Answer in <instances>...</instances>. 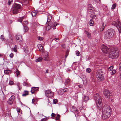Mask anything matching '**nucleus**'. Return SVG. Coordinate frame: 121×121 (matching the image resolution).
<instances>
[{
  "mask_svg": "<svg viewBox=\"0 0 121 121\" xmlns=\"http://www.w3.org/2000/svg\"><path fill=\"white\" fill-rule=\"evenodd\" d=\"M61 46L63 48H65V44H63L61 45Z\"/></svg>",
  "mask_w": 121,
  "mask_h": 121,
  "instance_id": "nucleus-56",
  "label": "nucleus"
},
{
  "mask_svg": "<svg viewBox=\"0 0 121 121\" xmlns=\"http://www.w3.org/2000/svg\"><path fill=\"white\" fill-rule=\"evenodd\" d=\"M105 26H104L103 25H102V27H101L100 29V30L101 31H102L103 30Z\"/></svg>",
  "mask_w": 121,
  "mask_h": 121,
  "instance_id": "nucleus-40",
  "label": "nucleus"
},
{
  "mask_svg": "<svg viewBox=\"0 0 121 121\" xmlns=\"http://www.w3.org/2000/svg\"><path fill=\"white\" fill-rule=\"evenodd\" d=\"M95 8L94 7H92V8L88 9V11L89 12H90L91 13H93V12L95 10Z\"/></svg>",
  "mask_w": 121,
  "mask_h": 121,
  "instance_id": "nucleus-22",
  "label": "nucleus"
},
{
  "mask_svg": "<svg viewBox=\"0 0 121 121\" xmlns=\"http://www.w3.org/2000/svg\"><path fill=\"white\" fill-rule=\"evenodd\" d=\"M16 38L17 39V41L18 43H21L22 40V36L20 35H18L17 34L16 36Z\"/></svg>",
  "mask_w": 121,
  "mask_h": 121,
  "instance_id": "nucleus-10",
  "label": "nucleus"
},
{
  "mask_svg": "<svg viewBox=\"0 0 121 121\" xmlns=\"http://www.w3.org/2000/svg\"><path fill=\"white\" fill-rule=\"evenodd\" d=\"M96 16V15L95 14H91L90 15V17H91V18L92 19H94Z\"/></svg>",
  "mask_w": 121,
  "mask_h": 121,
  "instance_id": "nucleus-26",
  "label": "nucleus"
},
{
  "mask_svg": "<svg viewBox=\"0 0 121 121\" xmlns=\"http://www.w3.org/2000/svg\"><path fill=\"white\" fill-rule=\"evenodd\" d=\"M23 2H24L25 4H27L29 2V0H22Z\"/></svg>",
  "mask_w": 121,
  "mask_h": 121,
  "instance_id": "nucleus-36",
  "label": "nucleus"
},
{
  "mask_svg": "<svg viewBox=\"0 0 121 121\" xmlns=\"http://www.w3.org/2000/svg\"><path fill=\"white\" fill-rule=\"evenodd\" d=\"M0 38L2 41H4L5 40L4 36L2 35H1Z\"/></svg>",
  "mask_w": 121,
  "mask_h": 121,
  "instance_id": "nucleus-42",
  "label": "nucleus"
},
{
  "mask_svg": "<svg viewBox=\"0 0 121 121\" xmlns=\"http://www.w3.org/2000/svg\"><path fill=\"white\" fill-rule=\"evenodd\" d=\"M36 13L35 12H32L31 13V14L32 15V16L33 17H35V16H36Z\"/></svg>",
  "mask_w": 121,
  "mask_h": 121,
  "instance_id": "nucleus-37",
  "label": "nucleus"
},
{
  "mask_svg": "<svg viewBox=\"0 0 121 121\" xmlns=\"http://www.w3.org/2000/svg\"><path fill=\"white\" fill-rule=\"evenodd\" d=\"M38 40H42L43 39V38L42 37H38Z\"/></svg>",
  "mask_w": 121,
  "mask_h": 121,
  "instance_id": "nucleus-49",
  "label": "nucleus"
},
{
  "mask_svg": "<svg viewBox=\"0 0 121 121\" xmlns=\"http://www.w3.org/2000/svg\"><path fill=\"white\" fill-rule=\"evenodd\" d=\"M14 56V54L12 53H11L9 55V56L11 58H13V57Z\"/></svg>",
  "mask_w": 121,
  "mask_h": 121,
  "instance_id": "nucleus-47",
  "label": "nucleus"
},
{
  "mask_svg": "<svg viewBox=\"0 0 121 121\" xmlns=\"http://www.w3.org/2000/svg\"><path fill=\"white\" fill-rule=\"evenodd\" d=\"M17 47L16 45H15L14 47L12 49V50L14 51L15 52H16L17 51Z\"/></svg>",
  "mask_w": 121,
  "mask_h": 121,
  "instance_id": "nucleus-30",
  "label": "nucleus"
},
{
  "mask_svg": "<svg viewBox=\"0 0 121 121\" xmlns=\"http://www.w3.org/2000/svg\"><path fill=\"white\" fill-rule=\"evenodd\" d=\"M95 1L97 2H98L100 1V0H94Z\"/></svg>",
  "mask_w": 121,
  "mask_h": 121,
  "instance_id": "nucleus-63",
  "label": "nucleus"
},
{
  "mask_svg": "<svg viewBox=\"0 0 121 121\" xmlns=\"http://www.w3.org/2000/svg\"><path fill=\"white\" fill-rule=\"evenodd\" d=\"M42 60V58L40 57H39L37 59H36V62H40Z\"/></svg>",
  "mask_w": 121,
  "mask_h": 121,
  "instance_id": "nucleus-24",
  "label": "nucleus"
},
{
  "mask_svg": "<svg viewBox=\"0 0 121 121\" xmlns=\"http://www.w3.org/2000/svg\"><path fill=\"white\" fill-rule=\"evenodd\" d=\"M23 85L24 86H28V83L26 82H24L23 83Z\"/></svg>",
  "mask_w": 121,
  "mask_h": 121,
  "instance_id": "nucleus-44",
  "label": "nucleus"
},
{
  "mask_svg": "<svg viewBox=\"0 0 121 121\" xmlns=\"http://www.w3.org/2000/svg\"><path fill=\"white\" fill-rule=\"evenodd\" d=\"M13 84V82L12 81H10L9 82V84L10 85H12Z\"/></svg>",
  "mask_w": 121,
  "mask_h": 121,
  "instance_id": "nucleus-51",
  "label": "nucleus"
},
{
  "mask_svg": "<svg viewBox=\"0 0 121 121\" xmlns=\"http://www.w3.org/2000/svg\"><path fill=\"white\" fill-rule=\"evenodd\" d=\"M16 71L15 72V73L17 75V76L18 77V76L20 74V71H19L18 69H16Z\"/></svg>",
  "mask_w": 121,
  "mask_h": 121,
  "instance_id": "nucleus-31",
  "label": "nucleus"
},
{
  "mask_svg": "<svg viewBox=\"0 0 121 121\" xmlns=\"http://www.w3.org/2000/svg\"><path fill=\"white\" fill-rule=\"evenodd\" d=\"M24 17H20L18 20L22 24L23 26V25H24L26 26L28 24V22L26 21H24L23 22H22V20L24 18Z\"/></svg>",
  "mask_w": 121,
  "mask_h": 121,
  "instance_id": "nucleus-9",
  "label": "nucleus"
},
{
  "mask_svg": "<svg viewBox=\"0 0 121 121\" xmlns=\"http://www.w3.org/2000/svg\"><path fill=\"white\" fill-rule=\"evenodd\" d=\"M116 72V71L114 69L112 70V71L111 72V74L112 75L114 74Z\"/></svg>",
  "mask_w": 121,
  "mask_h": 121,
  "instance_id": "nucleus-38",
  "label": "nucleus"
},
{
  "mask_svg": "<svg viewBox=\"0 0 121 121\" xmlns=\"http://www.w3.org/2000/svg\"><path fill=\"white\" fill-rule=\"evenodd\" d=\"M115 34L114 30L112 29H110L104 32V37L106 39H109L112 38L114 36Z\"/></svg>",
  "mask_w": 121,
  "mask_h": 121,
  "instance_id": "nucleus-4",
  "label": "nucleus"
},
{
  "mask_svg": "<svg viewBox=\"0 0 121 121\" xmlns=\"http://www.w3.org/2000/svg\"><path fill=\"white\" fill-rule=\"evenodd\" d=\"M112 24L117 27L118 26L119 27V28H121L120 22L119 21H118L117 22L115 21H113L112 22Z\"/></svg>",
  "mask_w": 121,
  "mask_h": 121,
  "instance_id": "nucleus-12",
  "label": "nucleus"
},
{
  "mask_svg": "<svg viewBox=\"0 0 121 121\" xmlns=\"http://www.w3.org/2000/svg\"><path fill=\"white\" fill-rule=\"evenodd\" d=\"M56 116V114L55 113H52L51 114V118H53L54 117Z\"/></svg>",
  "mask_w": 121,
  "mask_h": 121,
  "instance_id": "nucleus-48",
  "label": "nucleus"
},
{
  "mask_svg": "<svg viewBox=\"0 0 121 121\" xmlns=\"http://www.w3.org/2000/svg\"><path fill=\"white\" fill-rule=\"evenodd\" d=\"M89 98L88 97L85 95L83 98V100L85 102H86L89 100Z\"/></svg>",
  "mask_w": 121,
  "mask_h": 121,
  "instance_id": "nucleus-20",
  "label": "nucleus"
},
{
  "mask_svg": "<svg viewBox=\"0 0 121 121\" xmlns=\"http://www.w3.org/2000/svg\"><path fill=\"white\" fill-rule=\"evenodd\" d=\"M12 2V0H9L8 4V5H10L11 2Z\"/></svg>",
  "mask_w": 121,
  "mask_h": 121,
  "instance_id": "nucleus-45",
  "label": "nucleus"
},
{
  "mask_svg": "<svg viewBox=\"0 0 121 121\" xmlns=\"http://www.w3.org/2000/svg\"><path fill=\"white\" fill-rule=\"evenodd\" d=\"M76 55L78 56H80V52L78 51H76Z\"/></svg>",
  "mask_w": 121,
  "mask_h": 121,
  "instance_id": "nucleus-41",
  "label": "nucleus"
},
{
  "mask_svg": "<svg viewBox=\"0 0 121 121\" xmlns=\"http://www.w3.org/2000/svg\"><path fill=\"white\" fill-rule=\"evenodd\" d=\"M48 69H47L46 70V73H48Z\"/></svg>",
  "mask_w": 121,
  "mask_h": 121,
  "instance_id": "nucleus-61",
  "label": "nucleus"
},
{
  "mask_svg": "<svg viewBox=\"0 0 121 121\" xmlns=\"http://www.w3.org/2000/svg\"><path fill=\"white\" fill-rule=\"evenodd\" d=\"M119 77L121 79V73H120L119 76Z\"/></svg>",
  "mask_w": 121,
  "mask_h": 121,
  "instance_id": "nucleus-60",
  "label": "nucleus"
},
{
  "mask_svg": "<svg viewBox=\"0 0 121 121\" xmlns=\"http://www.w3.org/2000/svg\"><path fill=\"white\" fill-rule=\"evenodd\" d=\"M68 89L67 88H65L62 89V90L61 91V93H60L61 95H62L63 94L64 92H66L68 91Z\"/></svg>",
  "mask_w": 121,
  "mask_h": 121,
  "instance_id": "nucleus-19",
  "label": "nucleus"
},
{
  "mask_svg": "<svg viewBox=\"0 0 121 121\" xmlns=\"http://www.w3.org/2000/svg\"><path fill=\"white\" fill-rule=\"evenodd\" d=\"M114 68V66H110V67H109L108 68V70L109 71H111L112 70V69H113V68Z\"/></svg>",
  "mask_w": 121,
  "mask_h": 121,
  "instance_id": "nucleus-34",
  "label": "nucleus"
},
{
  "mask_svg": "<svg viewBox=\"0 0 121 121\" xmlns=\"http://www.w3.org/2000/svg\"><path fill=\"white\" fill-rule=\"evenodd\" d=\"M101 75H103V72L101 70H99L96 73V75L97 77Z\"/></svg>",
  "mask_w": 121,
  "mask_h": 121,
  "instance_id": "nucleus-16",
  "label": "nucleus"
},
{
  "mask_svg": "<svg viewBox=\"0 0 121 121\" xmlns=\"http://www.w3.org/2000/svg\"><path fill=\"white\" fill-rule=\"evenodd\" d=\"M85 32H86V34L87 35L89 39L91 38V34L90 33H89L88 32L86 31H85Z\"/></svg>",
  "mask_w": 121,
  "mask_h": 121,
  "instance_id": "nucleus-29",
  "label": "nucleus"
},
{
  "mask_svg": "<svg viewBox=\"0 0 121 121\" xmlns=\"http://www.w3.org/2000/svg\"><path fill=\"white\" fill-rule=\"evenodd\" d=\"M119 70L121 71V62L120 63L119 65Z\"/></svg>",
  "mask_w": 121,
  "mask_h": 121,
  "instance_id": "nucleus-53",
  "label": "nucleus"
},
{
  "mask_svg": "<svg viewBox=\"0 0 121 121\" xmlns=\"http://www.w3.org/2000/svg\"><path fill=\"white\" fill-rule=\"evenodd\" d=\"M57 24L56 22H50L48 25L50 27H52L54 29V27H56L57 25Z\"/></svg>",
  "mask_w": 121,
  "mask_h": 121,
  "instance_id": "nucleus-13",
  "label": "nucleus"
},
{
  "mask_svg": "<svg viewBox=\"0 0 121 121\" xmlns=\"http://www.w3.org/2000/svg\"><path fill=\"white\" fill-rule=\"evenodd\" d=\"M29 94L28 91H24L22 95V96H26L28 95Z\"/></svg>",
  "mask_w": 121,
  "mask_h": 121,
  "instance_id": "nucleus-23",
  "label": "nucleus"
},
{
  "mask_svg": "<svg viewBox=\"0 0 121 121\" xmlns=\"http://www.w3.org/2000/svg\"><path fill=\"white\" fill-rule=\"evenodd\" d=\"M119 50L117 48L111 49L109 55V58L113 59L117 58L119 56Z\"/></svg>",
  "mask_w": 121,
  "mask_h": 121,
  "instance_id": "nucleus-3",
  "label": "nucleus"
},
{
  "mask_svg": "<svg viewBox=\"0 0 121 121\" xmlns=\"http://www.w3.org/2000/svg\"><path fill=\"white\" fill-rule=\"evenodd\" d=\"M116 6V4L115 3L114 4H113V5H112V7H111V9H114Z\"/></svg>",
  "mask_w": 121,
  "mask_h": 121,
  "instance_id": "nucleus-35",
  "label": "nucleus"
},
{
  "mask_svg": "<svg viewBox=\"0 0 121 121\" xmlns=\"http://www.w3.org/2000/svg\"><path fill=\"white\" fill-rule=\"evenodd\" d=\"M48 119L47 117H46V118H44L42 119L41 120L42 121H46Z\"/></svg>",
  "mask_w": 121,
  "mask_h": 121,
  "instance_id": "nucleus-50",
  "label": "nucleus"
},
{
  "mask_svg": "<svg viewBox=\"0 0 121 121\" xmlns=\"http://www.w3.org/2000/svg\"><path fill=\"white\" fill-rule=\"evenodd\" d=\"M79 109L80 110H81L83 109V108L81 107H80Z\"/></svg>",
  "mask_w": 121,
  "mask_h": 121,
  "instance_id": "nucleus-64",
  "label": "nucleus"
},
{
  "mask_svg": "<svg viewBox=\"0 0 121 121\" xmlns=\"http://www.w3.org/2000/svg\"><path fill=\"white\" fill-rule=\"evenodd\" d=\"M103 94L105 96V97L108 99L111 98L112 96V94L110 93L109 91L108 90H105L104 91Z\"/></svg>",
  "mask_w": 121,
  "mask_h": 121,
  "instance_id": "nucleus-7",
  "label": "nucleus"
},
{
  "mask_svg": "<svg viewBox=\"0 0 121 121\" xmlns=\"http://www.w3.org/2000/svg\"><path fill=\"white\" fill-rule=\"evenodd\" d=\"M97 78L98 80L101 81L103 80L104 79V77L103 75H101L97 76Z\"/></svg>",
  "mask_w": 121,
  "mask_h": 121,
  "instance_id": "nucleus-15",
  "label": "nucleus"
},
{
  "mask_svg": "<svg viewBox=\"0 0 121 121\" xmlns=\"http://www.w3.org/2000/svg\"><path fill=\"white\" fill-rule=\"evenodd\" d=\"M24 50L25 51V49L26 51H28V48H27V47H24Z\"/></svg>",
  "mask_w": 121,
  "mask_h": 121,
  "instance_id": "nucleus-55",
  "label": "nucleus"
},
{
  "mask_svg": "<svg viewBox=\"0 0 121 121\" xmlns=\"http://www.w3.org/2000/svg\"><path fill=\"white\" fill-rule=\"evenodd\" d=\"M92 7H93V6L92 5H91V4H89L88 5V9H91V8H92Z\"/></svg>",
  "mask_w": 121,
  "mask_h": 121,
  "instance_id": "nucleus-43",
  "label": "nucleus"
},
{
  "mask_svg": "<svg viewBox=\"0 0 121 121\" xmlns=\"http://www.w3.org/2000/svg\"><path fill=\"white\" fill-rule=\"evenodd\" d=\"M15 98V97L14 96H12L9 98V100L8 101V104L10 105L12 104L14 101Z\"/></svg>",
  "mask_w": 121,
  "mask_h": 121,
  "instance_id": "nucleus-11",
  "label": "nucleus"
},
{
  "mask_svg": "<svg viewBox=\"0 0 121 121\" xmlns=\"http://www.w3.org/2000/svg\"><path fill=\"white\" fill-rule=\"evenodd\" d=\"M90 26H93L94 24V22L92 19H91L89 22Z\"/></svg>",
  "mask_w": 121,
  "mask_h": 121,
  "instance_id": "nucleus-27",
  "label": "nucleus"
},
{
  "mask_svg": "<svg viewBox=\"0 0 121 121\" xmlns=\"http://www.w3.org/2000/svg\"><path fill=\"white\" fill-rule=\"evenodd\" d=\"M16 85L17 86L18 88H19V89H20L19 86L20 85V83L19 82H17L16 83Z\"/></svg>",
  "mask_w": 121,
  "mask_h": 121,
  "instance_id": "nucleus-52",
  "label": "nucleus"
},
{
  "mask_svg": "<svg viewBox=\"0 0 121 121\" xmlns=\"http://www.w3.org/2000/svg\"><path fill=\"white\" fill-rule=\"evenodd\" d=\"M94 100L96 101V105L97 106V109L100 111L102 108V99L101 97L99 96L98 93H96L94 95Z\"/></svg>",
  "mask_w": 121,
  "mask_h": 121,
  "instance_id": "nucleus-2",
  "label": "nucleus"
},
{
  "mask_svg": "<svg viewBox=\"0 0 121 121\" xmlns=\"http://www.w3.org/2000/svg\"><path fill=\"white\" fill-rule=\"evenodd\" d=\"M35 101V100L33 99H32V104L33 103V104H34V102Z\"/></svg>",
  "mask_w": 121,
  "mask_h": 121,
  "instance_id": "nucleus-59",
  "label": "nucleus"
},
{
  "mask_svg": "<svg viewBox=\"0 0 121 121\" xmlns=\"http://www.w3.org/2000/svg\"><path fill=\"white\" fill-rule=\"evenodd\" d=\"M21 6L19 4H15L12 8L13 14H17L21 11Z\"/></svg>",
  "mask_w": 121,
  "mask_h": 121,
  "instance_id": "nucleus-5",
  "label": "nucleus"
},
{
  "mask_svg": "<svg viewBox=\"0 0 121 121\" xmlns=\"http://www.w3.org/2000/svg\"><path fill=\"white\" fill-rule=\"evenodd\" d=\"M112 110L111 108L108 105H105L103 107L102 111V117L103 119L109 117L111 115Z\"/></svg>",
  "mask_w": 121,
  "mask_h": 121,
  "instance_id": "nucleus-1",
  "label": "nucleus"
},
{
  "mask_svg": "<svg viewBox=\"0 0 121 121\" xmlns=\"http://www.w3.org/2000/svg\"><path fill=\"white\" fill-rule=\"evenodd\" d=\"M58 39H57V38H55L54 39V40L56 41H57V40Z\"/></svg>",
  "mask_w": 121,
  "mask_h": 121,
  "instance_id": "nucleus-62",
  "label": "nucleus"
},
{
  "mask_svg": "<svg viewBox=\"0 0 121 121\" xmlns=\"http://www.w3.org/2000/svg\"><path fill=\"white\" fill-rule=\"evenodd\" d=\"M72 109L74 113L77 114H78V110L76 107L74 106H73Z\"/></svg>",
  "mask_w": 121,
  "mask_h": 121,
  "instance_id": "nucleus-18",
  "label": "nucleus"
},
{
  "mask_svg": "<svg viewBox=\"0 0 121 121\" xmlns=\"http://www.w3.org/2000/svg\"><path fill=\"white\" fill-rule=\"evenodd\" d=\"M11 71L10 70H4V73L5 74H8L10 73Z\"/></svg>",
  "mask_w": 121,
  "mask_h": 121,
  "instance_id": "nucleus-28",
  "label": "nucleus"
},
{
  "mask_svg": "<svg viewBox=\"0 0 121 121\" xmlns=\"http://www.w3.org/2000/svg\"><path fill=\"white\" fill-rule=\"evenodd\" d=\"M57 100L55 99H53L54 103L55 104H56L57 102Z\"/></svg>",
  "mask_w": 121,
  "mask_h": 121,
  "instance_id": "nucleus-54",
  "label": "nucleus"
},
{
  "mask_svg": "<svg viewBox=\"0 0 121 121\" xmlns=\"http://www.w3.org/2000/svg\"><path fill=\"white\" fill-rule=\"evenodd\" d=\"M38 48L39 50L42 52H43V48L42 45L41 44H39L38 45Z\"/></svg>",
  "mask_w": 121,
  "mask_h": 121,
  "instance_id": "nucleus-17",
  "label": "nucleus"
},
{
  "mask_svg": "<svg viewBox=\"0 0 121 121\" xmlns=\"http://www.w3.org/2000/svg\"><path fill=\"white\" fill-rule=\"evenodd\" d=\"M79 87L80 88H81L82 87H83V85H78Z\"/></svg>",
  "mask_w": 121,
  "mask_h": 121,
  "instance_id": "nucleus-58",
  "label": "nucleus"
},
{
  "mask_svg": "<svg viewBox=\"0 0 121 121\" xmlns=\"http://www.w3.org/2000/svg\"><path fill=\"white\" fill-rule=\"evenodd\" d=\"M45 94L46 96L48 98H50L53 96L54 94L53 92L48 90L45 91Z\"/></svg>",
  "mask_w": 121,
  "mask_h": 121,
  "instance_id": "nucleus-8",
  "label": "nucleus"
},
{
  "mask_svg": "<svg viewBox=\"0 0 121 121\" xmlns=\"http://www.w3.org/2000/svg\"><path fill=\"white\" fill-rule=\"evenodd\" d=\"M82 79L83 80V81H86V77L85 76H84L83 77V78H82Z\"/></svg>",
  "mask_w": 121,
  "mask_h": 121,
  "instance_id": "nucleus-46",
  "label": "nucleus"
},
{
  "mask_svg": "<svg viewBox=\"0 0 121 121\" xmlns=\"http://www.w3.org/2000/svg\"><path fill=\"white\" fill-rule=\"evenodd\" d=\"M49 16L48 15V19L47 20V22H49L50 21V19H49L48 18Z\"/></svg>",
  "mask_w": 121,
  "mask_h": 121,
  "instance_id": "nucleus-57",
  "label": "nucleus"
},
{
  "mask_svg": "<svg viewBox=\"0 0 121 121\" xmlns=\"http://www.w3.org/2000/svg\"><path fill=\"white\" fill-rule=\"evenodd\" d=\"M70 79L69 78H67L65 82V85L66 86L67 84H69L70 82Z\"/></svg>",
  "mask_w": 121,
  "mask_h": 121,
  "instance_id": "nucleus-21",
  "label": "nucleus"
},
{
  "mask_svg": "<svg viewBox=\"0 0 121 121\" xmlns=\"http://www.w3.org/2000/svg\"><path fill=\"white\" fill-rule=\"evenodd\" d=\"M39 89V87H33L31 88V92L32 94L34 93L35 92Z\"/></svg>",
  "mask_w": 121,
  "mask_h": 121,
  "instance_id": "nucleus-14",
  "label": "nucleus"
},
{
  "mask_svg": "<svg viewBox=\"0 0 121 121\" xmlns=\"http://www.w3.org/2000/svg\"><path fill=\"white\" fill-rule=\"evenodd\" d=\"M60 116L59 114H57L56 117L55 118V120H59L60 117Z\"/></svg>",
  "mask_w": 121,
  "mask_h": 121,
  "instance_id": "nucleus-32",
  "label": "nucleus"
},
{
  "mask_svg": "<svg viewBox=\"0 0 121 121\" xmlns=\"http://www.w3.org/2000/svg\"><path fill=\"white\" fill-rule=\"evenodd\" d=\"M47 55L44 56V60H48V53H47Z\"/></svg>",
  "mask_w": 121,
  "mask_h": 121,
  "instance_id": "nucleus-25",
  "label": "nucleus"
},
{
  "mask_svg": "<svg viewBox=\"0 0 121 121\" xmlns=\"http://www.w3.org/2000/svg\"><path fill=\"white\" fill-rule=\"evenodd\" d=\"M91 71V69L90 68H88L86 69V72L88 73H89Z\"/></svg>",
  "mask_w": 121,
  "mask_h": 121,
  "instance_id": "nucleus-39",
  "label": "nucleus"
},
{
  "mask_svg": "<svg viewBox=\"0 0 121 121\" xmlns=\"http://www.w3.org/2000/svg\"><path fill=\"white\" fill-rule=\"evenodd\" d=\"M101 50L103 53L106 54H108L111 50L107 46L104 45L102 46Z\"/></svg>",
  "mask_w": 121,
  "mask_h": 121,
  "instance_id": "nucleus-6",
  "label": "nucleus"
},
{
  "mask_svg": "<svg viewBox=\"0 0 121 121\" xmlns=\"http://www.w3.org/2000/svg\"><path fill=\"white\" fill-rule=\"evenodd\" d=\"M23 26L25 30V32H27L28 30V27L26 26H25L24 25H23Z\"/></svg>",
  "mask_w": 121,
  "mask_h": 121,
  "instance_id": "nucleus-33",
  "label": "nucleus"
}]
</instances>
